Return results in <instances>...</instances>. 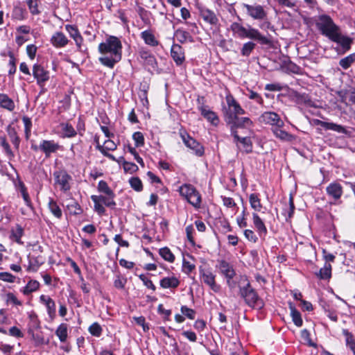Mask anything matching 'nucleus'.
<instances>
[{"instance_id":"nucleus-29","label":"nucleus","mask_w":355,"mask_h":355,"mask_svg":"<svg viewBox=\"0 0 355 355\" xmlns=\"http://www.w3.org/2000/svg\"><path fill=\"white\" fill-rule=\"evenodd\" d=\"M252 220L259 236L264 239L268 234V230L263 221L257 213L252 214Z\"/></svg>"},{"instance_id":"nucleus-61","label":"nucleus","mask_w":355,"mask_h":355,"mask_svg":"<svg viewBox=\"0 0 355 355\" xmlns=\"http://www.w3.org/2000/svg\"><path fill=\"white\" fill-rule=\"evenodd\" d=\"M132 139L135 141L136 147H142L145 144L144 136L141 132H135L132 135Z\"/></svg>"},{"instance_id":"nucleus-56","label":"nucleus","mask_w":355,"mask_h":355,"mask_svg":"<svg viewBox=\"0 0 355 355\" xmlns=\"http://www.w3.org/2000/svg\"><path fill=\"white\" fill-rule=\"evenodd\" d=\"M40 0H27L26 3L33 15H37L40 14V10L38 9Z\"/></svg>"},{"instance_id":"nucleus-37","label":"nucleus","mask_w":355,"mask_h":355,"mask_svg":"<svg viewBox=\"0 0 355 355\" xmlns=\"http://www.w3.org/2000/svg\"><path fill=\"white\" fill-rule=\"evenodd\" d=\"M6 132L10 137V139L15 149L19 150L21 139L17 135V131L15 127L8 125L6 128Z\"/></svg>"},{"instance_id":"nucleus-57","label":"nucleus","mask_w":355,"mask_h":355,"mask_svg":"<svg viewBox=\"0 0 355 355\" xmlns=\"http://www.w3.org/2000/svg\"><path fill=\"white\" fill-rule=\"evenodd\" d=\"M23 234L24 229L19 224H17L15 230H12L11 231V237L18 243H21V238L22 237Z\"/></svg>"},{"instance_id":"nucleus-49","label":"nucleus","mask_w":355,"mask_h":355,"mask_svg":"<svg viewBox=\"0 0 355 355\" xmlns=\"http://www.w3.org/2000/svg\"><path fill=\"white\" fill-rule=\"evenodd\" d=\"M68 327L66 323L60 324L55 330V335L58 337L60 342L64 343L67 338Z\"/></svg>"},{"instance_id":"nucleus-7","label":"nucleus","mask_w":355,"mask_h":355,"mask_svg":"<svg viewBox=\"0 0 355 355\" xmlns=\"http://www.w3.org/2000/svg\"><path fill=\"white\" fill-rule=\"evenodd\" d=\"M91 199L94 202V210L99 215L103 216L105 214L106 209L103 204L110 209H115L116 203L115 201L108 200L104 195H92Z\"/></svg>"},{"instance_id":"nucleus-3","label":"nucleus","mask_w":355,"mask_h":355,"mask_svg":"<svg viewBox=\"0 0 355 355\" xmlns=\"http://www.w3.org/2000/svg\"><path fill=\"white\" fill-rule=\"evenodd\" d=\"M180 195L196 209L201 207L202 197L196 188L191 184H184L179 187Z\"/></svg>"},{"instance_id":"nucleus-8","label":"nucleus","mask_w":355,"mask_h":355,"mask_svg":"<svg viewBox=\"0 0 355 355\" xmlns=\"http://www.w3.org/2000/svg\"><path fill=\"white\" fill-rule=\"evenodd\" d=\"M313 122L315 125H320L325 130H331L338 133H342L347 136L348 137H352L354 136V129L352 128H345V126H343L337 123L322 121L319 119H314Z\"/></svg>"},{"instance_id":"nucleus-30","label":"nucleus","mask_w":355,"mask_h":355,"mask_svg":"<svg viewBox=\"0 0 355 355\" xmlns=\"http://www.w3.org/2000/svg\"><path fill=\"white\" fill-rule=\"evenodd\" d=\"M283 126L272 127L271 130L275 136L284 141H292L295 139V136L288 132L282 130Z\"/></svg>"},{"instance_id":"nucleus-25","label":"nucleus","mask_w":355,"mask_h":355,"mask_svg":"<svg viewBox=\"0 0 355 355\" xmlns=\"http://www.w3.org/2000/svg\"><path fill=\"white\" fill-rule=\"evenodd\" d=\"M207 106H199L198 110L201 115L210 122L213 125L217 126L219 123V118L216 112L207 109Z\"/></svg>"},{"instance_id":"nucleus-39","label":"nucleus","mask_w":355,"mask_h":355,"mask_svg":"<svg viewBox=\"0 0 355 355\" xmlns=\"http://www.w3.org/2000/svg\"><path fill=\"white\" fill-rule=\"evenodd\" d=\"M149 89V85L146 83L140 84L139 98L144 107H148L149 102L148 100V92Z\"/></svg>"},{"instance_id":"nucleus-24","label":"nucleus","mask_w":355,"mask_h":355,"mask_svg":"<svg viewBox=\"0 0 355 355\" xmlns=\"http://www.w3.org/2000/svg\"><path fill=\"white\" fill-rule=\"evenodd\" d=\"M65 29L69 33L70 37L74 40L77 48L80 50L83 38L77 26L76 25L67 24L65 25Z\"/></svg>"},{"instance_id":"nucleus-17","label":"nucleus","mask_w":355,"mask_h":355,"mask_svg":"<svg viewBox=\"0 0 355 355\" xmlns=\"http://www.w3.org/2000/svg\"><path fill=\"white\" fill-rule=\"evenodd\" d=\"M292 100L298 105H304L309 107H316L315 103L313 101L311 96L306 93H300L297 91H292Z\"/></svg>"},{"instance_id":"nucleus-55","label":"nucleus","mask_w":355,"mask_h":355,"mask_svg":"<svg viewBox=\"0 0 355 355\" xmlns=\"http://www.w3.org/2000/svg\"><path fill=\"white\" fill-rule=\"evenodd\" d=\"M8 55L10 58L9 62H8V66H9L8 76H12L15 73V72L17 71V66H16L17 60H16L15 55L13 54L12 52L9 51Z\"/></svg>"},{"instance_id":"nucleus-19","label":"nucleus","mask_w":355,"mask_h":355,"mask_svg":"<svg viewBox=\"0 0 355 355\" xmlns=\"http://www.w3.org/2000/svg\"><path fill=\"white\" fill-rule=\"evenodd\" d=\"M216 268H218L220 273L225 278L231 279L236 275L234 266L224 259L217 260Z\"/></svg>"},{"instance_id":"nucleus-11","label":"nucleus","mask_w":355,"mask_h":355,"mask_svg":"<svg viewBox=\"0 0 355 355\" xmlns=\"http://www.w3.org/2000/svg\"><path fill=\"white\" fill-rule=\"evenodd\" d=\"M55 183L60 186V190L67 192L70 190L71 186L69 181L71 180V176L66 171H58L53 173Z\"/></svg>"},{"instance_id":"nucleus-63","label":"nucleus","mask_w":355,"mask_h":355,"mask_svg":"<svg viewBox=\"0 0 355 355\" xmlns=\"http://www.w3.org/2000/svg\"><path fill=\"white\" fill-rule=\"evenodd\" d=\"M127 149L128 152L134 156L135 160L141 165V166L144 167V162L143 159L139 156V153L137 152L135 148L132 147L130 144H128L127 146Z\"/></svg>"},{"instance_id":"nucleus-23","label":"nucleus","mask_w":355,"mask_h":355,"mask_svg":"<svg viewBox=\"0 0 355 355\" xmlns=\"http://www.w3.org/2000/svg\"><path fill=\"white\" fill-rule=\"evenodd\" d=\"M245 38H249L254 40H257L261 44L269 45L271 44V41L266 36L261 34V33L256 28L249 27L247 29Z\"/></svg>"},{"instance_id":"nucleus-62","label":"nucleus","mask_w":355,"mask_h":355,"mask_svg":"<svg viewBox=\"0 0 355 355\" xmlns=\"http://www.w3.org/2000/svg\"><path fill=\"white\" fill-rule=\"evenodd\" d=\"M0 140H1V146L3 147L5 153L7 154L9 159H12V157H14V156H15L14 153L12 151L10 146L9 144L8 143L6 137H0Z\"/></svg>"},{"instance_id":"nucleus-6","label":"nucleus","mask_w":355,"mask_h":355,"mask_svg":"<svg viewBox=\"0 0 355 355\" xmlns=\"http://www.w3.org/2000/svg\"><path fill=\"white\" fill-rule=\"evenodd\" d=\"M180 136L184 145L189 149L192 150L196 156L202 157L204 155V146L197 140L191 137L185 130H180Z\"/></svg>"},{"instance_id":"nucleus-36","label":"nucleus","mask_w":355,"mask_h":355,"mask_svg":"<svg viewBox=\"0 0 355 355\" xmlns=\"http://www.w3.org/2000/svg\"><path fill=\"white\" fill-rule=\"evenodd\" d=\"M288 307L291 310V315L293 323L298 327H302L303 320L300 311L295 308V305L292 302H288Z\"/></svg>"},{"instance_id":"nucleus-9","label":"nucleus","mask_w":355,"mask_h":355,"mask_svg":"<svg viewBox=\"0 0 355 355\" xmlns=\"http://www.w3.org/2000/svg\"><path fill=\"white\" fill-rule=\"evenodd\" d=\"M32 74L36 80L37 85L44 89L46 83L50 79V72L39 63H35L33 66Z\"/></svg>"},{"instance_id":"nucleus-59","label":"nucleus","mask_w":355,"mask_h":355,"mask_svg":"<svg viewBox=\"0 0 355 355\" xmlns=\"http://www.w3.org/2000/svg\"><path fill=\"white\" fill-rule=\"evenodd\" d=\"M88 331L93 336L100 337L102 334L103 329L101 326L96 322L89 327Z\"/></svg>"},{"instance_id":"nucleus-31","label":"nucleus","mask_w":355,"mask_h":355,"mask_svg":"<svg viewBox=\"0 0 355 355\" xmlns=\"http://www.w3.org/2000/svg\"><path fill=\"white\" fill-rule=\"evenodd\" d=\"M180 280L175 276L166 277L160 279L159 284L162 288H176L180 285Z\"/></svg>"},{"instance_id":"nucleus-42","label":"nucleus","mask_w":355,"mask_h":355,"mask_svg":"<svg viewBox=\"0 0 355 355\" xmlns=\"http://www.w3.org/2000/svg\"><path fill=\"white\" fill-rule=\"evenodd\" d=\"M99 62L104 66L107 67L110 69H113L116 63L119 62L121 60L120 56H112L109 57H101L99 58Z\"/></svg>"},{"instance_id":"nucleus-4","label":"nucleus","mask_w":355,"mask_h":355,"mask_svg":"<svg viewBox=\"0 0 355 355\" xmlns=\"http://www.w3.org/2000/svg\"><path fill=\"white\" fill-rule=\"evenodd\" d=\"M98 51L101 54L110 53L112 56L122 57V44L116 36H108L105 42L98 45Z\"/></svg>"},{"instance_id":"nucleus-27","label":"nucleus","mask_w":355,"mask_h":355,"mask_svg":"<svg viewBox=\"0 0 355 355\" xmlns=\"http://www.w3.org/2000/svg\"><path fill=\"white\" fill-rule=\"evenodd\" d=\"M234 138V142L238 146V143H240L243 146V151L247 153H251L252 152V142L251 139L248 137H241L238 133H234L232 136Z\"/></svg>"},{"instance_id":"nucleus-60","label":"nucleus","mask_w":355,"mask_h":355,"mask_svg":"<svg viewBox=\"0 0 355 355\" xmlns=\"http://www.w3.org/2000/svg\"><path fill=\"white\" fill-rule=\"evenodd\" d=\"M301 338L306 341L307 345L310 347H313L314 348L317 347V344L312 341L311 338V334L309 330L304 329L300 332Z\"/></svg>"},{"instance_id":"nucleus-28","label":"nucleus","mask_w":355,"mask_h":355,"mask_svg":"<svg viewBox=\"0 0 355 355\" xmlns=\"http://www.w3.org/2000/svg\"><path fill=\"white\" fill-rule=\"evenodd\" d=\"M97 190L99 193L105 194L104 197L108 200L115 201L114 198L116 194L110 188L107 182L105 180H100L97 186Z\"/></svg>"},{"instance_id":"nucleus-46","label":"nucleus","mask_w":355,"mask_h":355,"mask_svg":"<svg viewBox=\"0 0 355 355\" xmlns=\"http://www.w3.org/2000/svg\"><path fill=\"white\" fill-rule=\"evenodd\" d=\"M295 205H294V200L292 195L289 197V201H288V207L286 206V208L283 209L282 214L286 216V220L288 221L289 219H291L295 211Z\"/></svg>"},{"instance_id":"nucleus-53","label":"nucleus","mask_w":355,"mask_h":355,"mask_svg":"<svg viewBox=\"0 0 355 355\" xmlns=\"http://www.w3.org/2000/svg\"><path fill=\"white\" fill-rule=\"evenodd\" d=\"M256 47V44L253 42L249 41L243 44L241 49V54L243 56L248 57Z\"/></svg>"},{"instance_id":"nucleus-54","label":"nucleus","mask_w":355,"mask_h":355,"mask_svg":"<svg viewBox=\"0 0 355 355\" xmlns=\"http://www.w3.org/2000/svg\"><path fill=\"white\" fill-rule=\"evenodd\" d=\"M19 187H20V192L21 193L22 198L25 202V204L30 208L33 209V205L31 202V200L29 197V194L27 191V189L25 186V184L22 182H19Z\"/></svg>"},{"instance_id":"nucleus-52","label":"nucleus","mask_w":355,"mask_h":355,"mask_svg":"<svg viewBox=\"0 0 355 355\" xmlns=\"http://www.w3.org/2000/svg\"><path fill=\"white\" fill-rule=\"evenodd\" d=\"M62 130L64 132V137L71 138L77 135L76 130L73 127L68 123H61Z\"/></svg>"},{"instance_id":"nucleus-35","label":"nucleus","mask_w":355,"mask_h":355,"mask_svg":"<svg viewBox=\"0 0 355 355\" xmlns=\"http://www.w3.org/2000/svg\"><path fill=\"white\" fill-rule=\"evenodd\" d=\"M141 37L144 40L146 44L150 46H157L159 44V41L155 38L150 30H146L141 32Z\"/></svg>"},{"instance_id":"nucleus-20","label":"nucleus","mask_w":355,"mask_h":355,"mask_svg":"<svg viewBox=\"0 0 355 355\" xmlns=\"http://www.w3.org/2000/svg\"><path fill=\"white\" fill-rule=\"evenodd\" d=\"M330 40L336 42L341 46L343 50L341 53H345L351 49V46L353 42L351 37L343 35L340 33V31L335 33Z\"/></svg>"},{"instance_id":"nucleus-22","label":"nucleus","mask_w":355,"mask_h":355,"mask_svg":"<svg viewBox=\"0 0 355 355\" xmlns=\"http://www.w3.org/2000/svg\"><path fill=\"white\" fill-rule=\"evenodd\" d=\"M40 300L42 303L45 304L48 315L51 320H53L56 317V308L54 300L48 295H42L40 297Z\"/></svg>"},{"instance_id":"nucleus-10","label":"nucleus","mask_w":355,"mask_h":355,"mask_svg":"<svg viewBox=\"0 0 355 355\" xmlns=\"http://www.w3.org/2000/svg\"><path fill=\"white\" fill-rule=\"evenodd\" d=\"M139 56L141 60L144 62V64L148 67V70L152 69L159 72V67L157 60L155 55L148 49L145 48H141L139 50Z\"/></svg>"},{"instance_id":"nucleus-1","label":"nucleus","mask_w":355,"mask_h":355,"mask_svg":"<svg viewBox=\"0 0 355 355\" xmlns=\"http://www.w3.org/2000/svg\"><path fill=\"white\" fill-rule=\"evenodd\" d=\"M243 281L244 284L239 285L241 297L244 300L245 303L249 307L258 311L262 310L265 306L263 300L259 295L257 291L252 287L246 275H241V282Z\"/></svg>"},{"instance_id":"nucleus-43","label":"nucleus","mask_w":355,"mask_h":355,"mask_svg":"<svg viewBox=\"0 0 355 355\" xmlns=\"http://www.w3.org/2000/svg\"><path fill=\"white\" fill-rule=\"evenodd\" d=\"M67 209L69 210L70 214L73 216L80 215L83 213V208L74 199H72L71 202L67 205Z\"/></svg>"},{"instance_id":"nucleus-48","label":"nucleus","mask_w":355,"mask_h":355,"mask_svg":"<svg viewBox=\"0 0 355 355\" xmlns=\"http://www.w3.org/2000/svg\"><path fill=\"white\" fill-rule=\"evenodd\" d=\"M231 31L240 38H245L247 28L238 22H233L230 26Z\"/></svg>"},{"instance_id":"nucleus-51","label":"nucleus","mask_w":355,"mask_h":355,"mask_svg":"<svg viewBox=\"0 0 355 355\" xmlns=\"http://www.w3.org/2000/svg\"><path fill=\"white\" fill-rule=\"evenodd\" d=\"M159 254L166 261L173 263L175 261V256L168 247L160 248Z\"/></svg>"},{"instance_id":"nucleus-33","label":"nucleus","mask_w":355,"mask_h":355,"mask_svg":"<svg viewBox=\"0 0 355 355\" xmlns=\"http://www.w3.org/2000/svg\"><path fill=\"white\" fill-rule=\"evenodd\" d=\"M28 17V12L24 8L19 6H14L11 12V18L16 21H23Z\"/></svg>"},{"instance_id":"nucleus-45","label":"nucleus","mask_w":355,"mask_h":355,"mask_svg":"<svg viewBox=\"0 0 355 355\" xmlns=\"http://www.w3.org/2000/svg\"><path fill=\"white\" fill-rule=\"evenodd\" d=\"M259 196V195L258 193H253L249 196L250 206L256 211H260L262 209V205Z\"/></svg>"},{"instance_id":"nucleus-21","label":"nucleus","mask_w":355,"mask_h":355,"mask_svg":"<svg viewBox=\"0 0 355 355\" xmlns=\"http://www.w3.org/2000/svg\"><path fill=\"white\" fill-rule=\"evenodd\" d=\"M171 56L177 66L182 65L185 61L183 47L180 44H173L171 48Z\"/></svg>"},{"instance_id":"nucleus-5","label":"nucleus","mask_w":355,"mask_h":355,"mask_svg":"<svg viewBox=\"0 0 355 355\" xmlns=\"http://www.w3.org/2000/svg\"><path fill=\"white\" fill-rule=\"evenodd\" d=\"M316 27L323 35H325L329 40L340 31L339 27L327 15L319 16V21L316 22Z\"/></svg>"},{"instance_id":"nucleus-16","label":"nucleus","mask_w":355,"mask_h":355,"mask_svg":"<svg viewBox=\"0 0 355 355\" xmlns=\"http://www.w3.org/2000/svg\"><path fill=\"white\" fill-rule=\"evenodd\" d=\"M230 126L231 135L233 136L234 133H238V128H246L251 127L253 124L252 120L249 117L236 116V119L231 123H226Z\"/></svg>"},{"instance_id":"nucleus-15","label":"nucleus","mask_w":355,"mask_h":355,"mask_svg":"<svg viewBox=\"0 0 355 355\" xmlns=\"http://www.w3.org/2000/svg\"><path fill=\"white\" fill-rule=\"evenodd\" d=\"M200 275L203 282L209 286L214 292L218 293L220 291V286L216 284L215 281L216 275L212 272L200 269Z\"/></svg>"},{"instance_id":"nucleus-58","label":"nucleus","mask_w":355,"mask_h":355,"mask_svg":"<svg viewBox=\"0 0 355 355\" xmlns=\"http://www.w3.org/2000/svg\"><path fill=\"white\" fill-rule=\"evenodd\" d=\"M130 187L137 192H140L143 190V184L141 180L138 177H132L129 180Z\"/></svg>"},{"instance_id":"nucleus-38","label":"nucleus","mask_w":355,"mask_h":355,"mask_svg":"<svg viewBox=\"0 0 355 355\" xmlns=\"http://www.w3.org/2000/svg\"><path fill=\"white\" fill-rule=\"evenodd\" d=\"M332 267L331 263H324L323 268L315 272V275L320 279L329 280L331 277Z\"/></svg>"},{"instance_id":"nucleus-12","label":"nucleus","mask_w":355,"mask_h":355,"mask_svg":"<svg viewBox=\"0 0 355 355\" xmlns=\"http://www.w3.org/2000/svg\"><path fill=\"white\" fill-rule=\"evenodd\" d=\"M241 6L246 9L247 14L254 19L263 20L267 17V12L261 5L242 3Z\"/></svg>"},{"instance_id":"nucleus-40","label":"nucleus","mask_w":355,"mask_h":355,"mask_svg":"<svg viewBox=\"0 0 355 355\" xmlns=\"http://www.w3.org/2000/svg\"><path fill=\"white\" fill-rule=\"evenodd\" d=\"M48 207L52 214L58 219L62 216V212L57 202L51 198H49L48 202Z\"/></svg>"},{"instance_id":"nucleus-32","label":"nucleus","mask_w":355,"mask_h":355,"mask_svg":"<svg viewBox=\"0 0 355 355\" xmlns=\"http://www.w3.org/2000/svg\"><path fill=\"white\" fill-rule=\"evenodd\" d=\"M0 107L12 112L15 108L14 101L8 94L0 93Z\"/></svg>"},{"instance_id":"nucleus-14","label":"nucleus","mask_w":355,"mask_h":355,"mask_svg":"<svg viewBox=\"0 0 355 355\" xmlns=\"http://www.w3.org/2000/svg\"><path fill=\"white\" fill-rule=\"evenodd\" d=\"M259 120L262 123L272 125V127L284 125V122L281 119L280 116L274 112H265L260 116Z\"/></svg>"},{"instance_id":"nucleus-47","label":"nucleus","mask_w":355,"mask_h":355,"mask_svg":"<svg viewBox=\"0 0 355 355\" xmlns=\"http://www.w3.org/2000/svg\"><path fill=\"white\" fill-rule=\"evenodd\" d=\"M40 287V283L37 280L31 279L28 281L26 286L23 288L21 292L24 295H28L31 293L38 290Z\"/></svg>"},{"instance_id":"nucleus-64","label":"nucleus","mask_w":355,"mask_h":355,"mask_svg":"<svg viewBox=\"0 0 355 355\" xmlns=\"http://www.w3.org/2000/svg\"><path fill=\"white\" fill-rule=\"evenodd\" d=\"M123 167L125 172L130 173L131 174L137 172L139 170L137 165L133 162H129L127 161H124Z\"/></svg>"},{"instance_id":"nucleus-26","label":"nucleus","mask_w":355,"mask_h":355,"mask_svg":"<svg viewBox=\"0 0 355 355\" xmlns=\"http://www.w3.org/2000/svg\"><path fill=\"white\" fill-rule=\"evenodd\" d=\"M69 40L66 35L60 31L55 32L51 38V42L55 48H62L67 46Z\"/></svg>"},{"instance_id":"nucleus-34","label":"nucleus","mask_w":355,"mask_h":355,"mask_svg":"<svg viewBox=\"0 0 355 355\" xmlns=\"http://www.w3.org/2000/svg\"><path fill=\"white\" fill-rule=\"evenodd\" d=\"M200 16L203 19L211 25H216L218 19L216 14L211 10L207 8H202L200 10Z\"/></svg>"},{"instance_id":"nucleus-44","label":"nucleus","mask_w":355,"mask_h":355,"mask_svg":"<svg viewBox=\"0 0 355 355\" xmlns=\"http://www.w3.org/2000/svg\"><path fill=\"white\" fill-rule=\"evenodd\" d=\"M175 36L177 40L182 44L185 43L187 40L192 42L193 38L190 33L183 29L178 28L175 31Z\"/></svg>"},{"instance_id":"nucleus-41","label":"nucleus","mask_w":355,"mask_h":355,"mask_svg":"<svg viewBox=\"0 0 355 355\" xmlns=\"http://www.w3.org/2000/svg\"><path fill=\"white\" fill-rule=\"evenodd\" d=\"M343 334L345 337L346 345L348 347L352 352L354 355H355V338L354 335L348 331V329H343Z\"/></svg>"},{"instance_id":"nucleus-13","label":"nucleus","mask_w":355,"mask_h":355,"mask_svg":"<svg viewBox=\"0 0 355 355\" xmlns=\"http://www.w3.org/2000/svg\"><path fill=\"white\" fill-rule=\"evenodd\" d=\"M40 152L44 154L45 158L49 159L53 153H56L61 149V146L54 140L43 139L40 141Z\"/></svg>"},{"instance_id":"nucleus-18","label":"nucleus","mask_w":355,"mask_h":355,"mask_svg":"<svg viewBox=\"0 0 355 355\" xmlns=\"http://www.w3.org/2000/svg\"><path fill=\"white\" fill-rule=\"evenodd\" d=\"M326 192L330 199L336 202L340 200L343 196V187L338 182L334 181L327 187Z\"/></svg>"},{"instance_id":"nucleus-50","label":"nucleus","mask_w":355,"mask_h":355,"mask_svg":"<svg viewBox=\"0 0 355 355\" xmlns=\"http://www.w3.org/2000/svg\"><path fill=\"white\" fill-rule=\"evenodd\" d=\"M355 62V52L342 58L339 61V65L345 70L349 69Z\"/></svg>"},{"instance_id":"nucleus-2","label":"nucleus","mask_w":355,"mask_h":355,"mask_svg":"<svg viewBox=\"0 0 355 355\" xmlns=\"http://www.w3.org/2000/svg\"><path fill=\"white\" fill-rule=\"evenodd\" d=\"M225 100L227 107H223V108L225 123H231L236 119V116L245 113V110L231 94L226 96Z\"/></svg>"}]
</instances>
